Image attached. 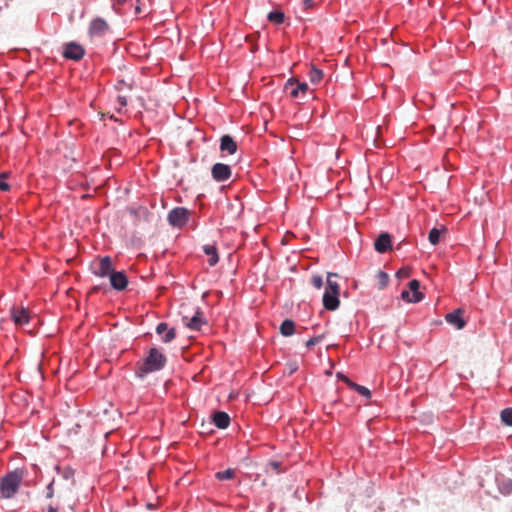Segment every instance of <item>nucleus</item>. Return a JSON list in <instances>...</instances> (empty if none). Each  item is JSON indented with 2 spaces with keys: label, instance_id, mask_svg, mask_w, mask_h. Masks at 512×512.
<instances>
[{
  "label": "nucleus",
  "instance_id": "f257e3e1",
  "mask_svg": "<svg viewBox=\"0 0 512 512\" xmlns=\"http://www.w3.org/2000/svg\"><path fill=\"white\" fill-rule=\"evenodd\" d=\"M166 362V356L158 348H151L146 358L137 364L136 374L139 377H144L149 373L161 370Z\"/></svg>",
  "mask_w": 512,
  "mask_h": 512
},
{
  "label": "nucleus",
  "instance_id": "f03ea898",
  "mask_svg": "<svg viewBox=\"0 0 512 512\" xmlns=\"http://www.w3.org/2000/svg\"><path fill=\"white\" fill-rule=\"evenodd\" d=\"M24 477L22 470H15L6 474L0 483V491L3 498L9 499L13 497L19 490L21 481Z\"/></svg>",
  "mask_w": 512,
  "mask_h": 512
},
{
  "label": "nucleus",
  "instance_id": "7ed1b4c3",
  "mask_svg": "<svg viewBox=\"0 0 512 512\" xmlns=\"http://www.w3.org/2000/svg\"><path fill=\"white\" fill-rule=\"evenodd\" d=\"M337 274L334 273H328L327 275V286L325 289V293L323 295V306L329 310L334 311L339 307L340 301H339V292L340 287L339 284L332 280V277H336Z\"/></svg>",
  "mask_w": 512,
  "mask_h": 512
},
{
  "label": "nucleus",
  "instance_id": "20e7f679",
  "mask_svg": "<svg viewBox=\"0 0 512 512\" xmlns=\"http://www.w3.org/2000/svg\"><path fill=\"white\" fill-rule=\"evenodd\" d=\"M190 212L184 207H176L168 213V222L173 227L181 228L189 220Z\"/></svg>",
  "mask_w": 512,
  "mask_h": 512
},
{
  "label": "nucleus",
  "instance_id": "39448f33",
  "mask_svg": "<svg viewBox=\"0 0 512 512\" xmlns=\"http://www.w3.org/2000/svg\"><path fill=\"white\" fill-rule=\"evenodd\" d=\"M85 54L84 48L75 42L67 43L64 46L63 56L67 59L78 61Z\"/></svg>",
  "mask_w": 512,
  "mask_h": 512
},
{
  "label": "nucleus",
  "instance_id": "423d86ee",
  "mask_svg": "<svg viewBox=\"0 0 512 512\" xmlns=\"http://www.w3.org/2000/svg\"><path fill=\"white\" fill-rule=\"evenodd\" d=\"M285 90L288 91L289 95L292 98H298L301 95L304 96L308 91L307 83H300L293 79H289L285 85Z\"/></svg>",
  "mask_w": 512,
  "mask_h": 512
},
{
  "label": "nucleus",
  "instance_id": "0eeeda50",
  "mask_svg": "<svg viewBox=\"0 0 512 512\" xmlns=\"http://www.w3.org/2000/svg\"><path fill=\"white\" fill-rule=\"evenodd\" d=\"M212 177L218 182H223L231 177V168L229 165L223 163H216L211 169Z\"/></svg>",
  "mask_w": 512,
  "mask_h": 512
},
{
  "label": "nucleus",
  "instance_id": "6e6552de",
  "mask_svg": "<svg viewBox=\"0 0 512 512\" xmlns=\"http://www.w3.org/2000/svg\"><path fill=\"white\" fill-rule=\"evenodd\" d=\"M113 263L109 256H105L100 259L97 269L94 270V274L98 277H110L113 273Z\"/></svg>",
  "mask_w": 512,
  "mask_h": 512
},
{
  "label": "nucleus",
  "instance_id": "1a4fd4ad",
  "mask_svg": "<svg viewBox=\"0 0 512 512\" xmlns=\"http://www.w3.org/2000/svg\"><path fill=\"white\" fill-rule=\"evenodd\" d=\"M109 29L108 23L102 18H96L91 21L89 26V35L91 37L103 36Z\"/></svg>",
  "mask_w": 512,
  "mask_h": 512
},
{
  "label": "nucleus",
  "instance_id": "9d476101",
  "mask_svg": "<svg viewBox=\"0 0 512 512\" xmlns=\"http://www.w3.org/2000/svg\"><path fill=\"white\" fill-rule=\"evenodd\" d=\"M111 286L118 291L124 290L128 285V278L123 271H113L109 277Z\"/></svg>",
  "mask_w": 512,
  "mask_h": 512
},
{
  "label": "nucleus",
  "instance_id": "9b49d317",
  "mask_svg": "<svg viewBox=\"0 0 512 512\" xmlns=\"http://www.w3.org/2000/svg\"><path fill=\"white\" fill-rule=\"evenodd\" d=\"M182 321L188 328L195 331H199L202 325L206 324L203 314L200 311H197L191 318L187 316L183 317Z\"/></svg>",
  "mask_w": 512,
  "mask_h": 512
},
{
  "label": "nucleus",
  "instance_id": "f8f14e48",
  "mask_svg": "<svg viewBox=\"0 0 512 512\" xmlns=\"http://www.w3.org/2000/svg\"><path fill=\"white\" fill-rule=\"evenodd\" d=\"M11 316L17 325L27 324L30 319L29 311L24 307H14L11 310Z\"/></svg>",
  "mask_w": 512,
  "mask_h": 512
},
{
  "label": "nucleus",
  "instance_id": "ddd939ff",
  "mask_svg": "<svg viewBox=\"0 0 512 512\" xmlns=\"http://www.w3.org/2000/svg\"><path fill=\"white\" fill-rule=\"evenodd\" d=\"M374 248L378 253H385L392 248L391 237L388 233H381L374 242Z\"/></svg>",
  "mask_w": 512,
  "mask_h": 512
},
{
  "label": "nucleus",
  "instance_id": "4468645a",
  "mask_svg": "<svg viewBox=\"0 0 512 512\" xmlns=\"http://www.w3.org/2000/svg\"><path fill=\"white\" fill-rule=\"evenodd\" d=\"M237 143L230 135H223L220 139V150L221 152H227L233 155L237 151Z\"/></svg>",
  "mask_w": 512,
  "mask_h": 512
},
{
  "label": "nucleus",
  "instance_id": "2eb2a0df",
  "mask_svg": "<svg viewBox=\"0 0 512 512\" xmlns=\"http://www.w3.org/2000/svg\"><path fill=\"white\" fill-rule=\"evenodd\" d=\"M463 311L461 309L454 310L445 316L446 321L455 326L457 329H462L465 326V321L462 318Z\"/></svg>",
  "mask_w": 512,
  "mask_h": 512
},
{
  "label": "nucleus",
  "instance_id": "dca6fc26",
  "mask_svg": "<svg viewBox=\"0 0 512 512\" xmlns=\"http://www.w3.org/2000/svg\"><path fill=\"white\" fill-rule=\"evenodd\" d=\"M213 423L220 429H225L230 424V417L226 412L218 411L213 414Z\"/></svg>",
  "mask_w": 512,
  "mask_h": 512
},
{
  "label": "nucleus",
  "instance_id": "f3484780",
  "mask_svg": "<svg viewBox=\"0 0 512 512\" xmlns=\"http://www.w3.org/2000/svg\"><path fill=\"white\" fill-rule=\"evenodd\" d=\"M205 254L209 256L208 263L210 266H215L219 261L217 249L214 245H205L203 248Z\"/></svg>",
  "mask_w": 512,
  "mask_h": 512
},
{
  "label": "nucleus",
  "instance_id": "a211bd4d",
  "mask_svg": "<svg viewBox=\"0 0 512 512\" xmlns=\"http://www.w3.org/2000/svg\"><path fill=\"white\" fill-rule=\"evenodd\" d=\"M420 282L413 279L409 282V289L412 291V303L420 302L423 299V294L419 292Z\"/></svg>",
  "mask_w": 512,
  "mask_h": 512
},
{
  "label": "nucleus",
  "instance_id": "6ab92c4d",
  "mask_svg": "<svg viewBox=\"0 0 512 512\" xmlns=\"http://www.w3.org/2000/svg\"><path fill=\"white\" fill-rule=\"evenodd\" d=\"M294 330H295V323L290 319L284 320L282 322V324L280 325V332L283 336L293 335Z\"/></svg>",
  "mask_w": 512,
  "mask_h": 512
},
{
  "label": "nucleus",
  "instance_id": "aec40b11",
  "mask_svg": "<svg viewBox=\"0 0 512 512\" xmlns=\"http://www.w3.org/2000/svg\"><path fill=\"white\" fill-rule=\"evenodd\" d=\"M308 76L312 84H319L322 81L324 74L320 69L315 66H311Z\"/></svg>",
  "mask_w": 512,
  "mask_h": 512
},
{
  "label": "nucleus",
  "instance_id": "412c9836",
  "mask_svg": "<svg viewBox=\"0 0 512 512\" xmlns=\"http://www.w3.org/2000/svg\"><path fill=\"white\" fill-rule=\"evenodd\" d=\"M268 20L274 24H282L285 19V15L281 11H272L267 16Z\"/></svg>",
  "mask_w": 512,
  "mask_h": 512
},
{
  "label": "nucleus",
  "instance_id": "4be33fe9",
  "mask_svg": "<svg viewBox=\"0 0 512 512\" xmlns=\"http://www.w3.org/2000/svg\"><path fill=\"white\" fill-rule=\"evenodd\" d=\"M377 287L379 289H384L389 282V276L384 271H378L376 274Z\"/></svg>",
  "mask_w": 512,
  "mask_h": 512
},
{
  "label": "nucleus",
  "instance_id": "5701e85b",
  "mask_svg": "<svg viewBox=\"0 0 512 512\" xmlns=\"http://www.w3.org/2000/svg\"><path fill=\"white\" fill-rule=\"evenodd\" d=\"M235 476L234 469H227L225 471H220L216 473V478L219 480H230Z\"/></svg>",
  "mask_w": 512,
  "mask_h": 512
},
{
  "label": "nucleus",
  "instance_id": "b1692460",
  "mask_svg": "<svg viewBox=\"0 0 512 512\" xmlns=\"http://www.w3.org/2000/svg\"><path fill=\"white\" fill-rule=\"evenodd\" d=\"M440 234H441V230H439L437 228L431 229L429 232V236H428L429 242L432 245H437L440 240Z\"/></svg>",
  "mask_w": 512,
  "mask_h": 512
},
{
  "label": "nucleus",
  "instance_id": "393cba45",
  "mask_svg": "<svg viewBox=\"0 0 512 512\" xmlns=\"http://www.w3.org/2000/svg\"><path fill=\"white\" fill-rule=\"evenodd\" d=\"M501 420L508 426H512V408H506L501 412Z\"/></svg>",
  "mask_w": 512,
  "mask_h": 512
},
{
  "label": "nucleus",
  "instance_id": "a878e982",
  "mask_svg": "<svg viewBox=\"0 0 512 512\" xmlns=\"http://www.w3.org/2000/svg\"><path fill=\"white\" fill-rule=\"evenodd\" d=\"M324 336L325 334L322 333L320 335H317L315 337H312L310 338L307 342H306V347L307 348H312L314 345L320 343L323 339H324Z\"/></svg>",
  "mask_w": 512,
  "mask_h": 512
},
{
  "label": "nucleus",
  "instance_id": "bb28decb",
  "mask_svg": "<svg viewBox=\"0 0 512 512\" xmlns=\"http://www.w3.org/2000/svg\"><path fill=\"white\" fill-rule=\"evenodd\" d=\"M176 337V331L174 328H170L166 331L165 335L162 337V341L164 343H169L174 340Z\"/></svg>",
  "mask_w": 512,
  "mask_h": 512
},
{
  "label": "nucleus",
  "instance_id": "cd10ccee",
  "mask_svg": "<svg viewBox=\"0 0 512 512\" xmlns=\"http://www.w3.org/2000/svg\"><path fill=\"white\" fill-rule=\"evenodd\" d=\"M8 174L6 172L0 173V190L8 191L10 189V185L5 181Z\"/></svg>",
  "mask_w": 512,
  "mask_h": 512
},
{
  "label": "nucleus",
  "instance_id": "c85d7f7f",
  "mask_svg": "<svg viewBox=\"0 0 512 512\" xmlns=\"http://www.w3.org/2000/svg\"><path fill=\"white\" fill-rule=\"evenodd\" d=\"M311 283L316 289H320L323 286V279L319 275H315L311 278Z\"/></svg>",
  "mask_w": 512,
  "mask_h": 512
},
{
  "label": "nucleus",
  "instance_id": "c756f323",
  "mask_svg": "<svg viewBox=\"0 0 512 512\" xmlns=\"http://www.w3.org/2000/svg\"><path fill=\"white\" fill-rule=\"evenodd\" d=\"M356 391H357L360 395H362V396H364V397H366V398H370V397H371V392H370V390H369L367 387H365V386L358 385V386L356 387Z\"/></svg>",
  "mask_w": 512,
  "mask_h": 512
},
{
  "label": "nucleus",
  "instance_id": "7c9ffc66",
  "mask_svg": "<svg viewBox=\"0 0 512 512\" xmlns=\"http://www.w3.org/2000/svg\"><path fill=\"white\" fill-rule=\"evenodd\" d=\"M168 324L165 323V322H161L157 325L156 327V332L157 334L161 335L163 334L164 332H166L168 330Z\"/></svg>",
  "mask_w": 512,
  "mask_h": 512
},
{
  "label": "nucleus",
  "instance_id": "2f4dec72",
  "mask_svg": "<svg viewBox=\"0 0 512 512\" xmlns=\"http://www.w3.org/2000/svg\"><path fill=\"white\" fill-rule=\"evenodd\" d=\"M396 275L398 278H407L410 275V269L409 268H401L398 270Z\"/></svg>",
  "mask_w": 512,
  "mask_h": 512
},
{
  "label": "nucleus",
  "instance_id": "473e14b6",
  "mask_svg": "<svg viewBox=\"0 0 512 512\" xmlns=\"http://www.w3.org/2000/svg\"><path fill=\"white\" fill-rule=\"evenodd\" d=\"M53 484H54V481H52L48 486H47V493H46V498L50 499L54 496V488H53Z\"/></svg>",
  "mask_w": 512,
  "mask_h": 512
},
{
  "label": "nucleus",
  "instance_id": "72a5a7b5",
  "mask_svg": "<svg viewBox=\"0 0 512 512\" xmlns=\"http://www.w3.org/2000/svg\"><path fill=\"white\" fill-rule=\"evenodd\" d=\"M401 298L405 301L412 302V297H410V292L407 290H403L401 293Z\"/></svg>",
  "mask_w": 512,
  "mask_h": 512
},
{
  "label": "nucleus",
  "instance_id": "f704fd0d",
  "mask_svg": "<svg viewBox=\"0 0 512 512\" xmlns=\"http://www.w3.org/2000/svg\"><path fill=\"white\" fill-rule=\"evenodd\" d=\"M118 102L121 104V106H126L127 103H128L127 97L123 96V95H119L118 96Z\"/></svg>",
  "mask_w": 512,
  "mask_h": 512
},
{
  "label": "nucleus",
  "instance_id": "c9c22d12",
  "mask_svg": "<svg viewBox=\"0 0 512 512\" xmlns=\"http://www.w3.org/2000/svg\"><path fill=\"white\" fill-rule=\"evenodd\" d=\"M345 383L352 389L356 390V387L359 385V384H356L354 382H352L349 378H345Z\"/></svg>",
  "mask_w": 512,
  "mask_h": 512
},
{
  "label": "nucleus",
  "instance_id": "e433bc0d",
  "mask_svg": "<svg viewBox=\"0 0 512 512\" xmlns=\"http://www.w3.org/2000/svg\"><path fill=\"white\" fill-rule=\"evenodd\" d=\"M303 5L305 8H311L313 5V0H303Z\"/></svg>",
  "mask_w": 512,
  "mask_h": 512
},
{
  "label": "nucleus",
  "instance_id": "4c0bfd02",
  "mask_svg": "<svg viewBox=\"0 0 512 512\" xmlns=\"http://www.w3.org/2000/svg\"><path fill=\"white\" fill-rule=\"evenodd\" d=\"M47 511L48 512H58V509H57V507L49 505Z\"/></svg>",
  "mask_w": 512,
  "mask_h": 512
},
{
  "label": "nucleus",
  "instance_id": "58836bf2",
  "mask_svg": "<svg viewBox=\"0 0 512 512\" xmlns=\"http://www.w3.org/2000/svg\"><path fill=\"white\" fill-rule=\"evenodd\" d=\"M337 378H338V379H341L342 381H344V382H345V378H347V377H346L345 375H343L342 373H340V372H339V373H337Z\"/></svg>",
  "mask_w": 512,
  "mask_h": 512
},
{
  "label": "nucleus",
  "instance_id": "ea45409f",
  "mask_svg": "<svg viewBox=\"0 0 512 512\" xmlns=\"http://www.w3.org/2000/svg\"><path fill=\"white\" fill-rule=\"evenodd\" d=\"M99 290V286H94L91 288L90 293H96Z\"/></svg>",
  "mask_w": 512,
  "mask_h": 512
},
{
  "label": "nucleus",
  "instance_id": "a19ab883",
  "mask_svg": "<svg viewBox=\"0 0 512 512\" xmlns=\"http://www.w3.org/2000/svg\"><path fill=\"white\" fill-rule=\"evenodd\" d=\"M271 465L275 470H277L280 464L278 462H272Z\"/></svg>",
  "mask_w": 512,
  "mask_h": 512
},
{
  "label": "nucleus",
  "instance_id": "79ce46f5",
  "mask_svg": "<svg viewBox=\"0 0 512 512\" xmlns=\"http://www.w3.org/2000/svg\"><path fill=\"white\" fill-rule=\"evenodd\" d=\"M124 81H120L117 85V89L120 90L121 89V86L124 85Z\"/></svg>",
  "mask_w": 512,
  "mask_h": 512
},
{
  "label": "nucleus",
  "instance_id": "37998d69",
  "mask_svg": "<svg viewBox=\"0 0 512 512\" xmlns=\"http://www.w3.org/2000/svg\"><path fill=\"white\" fill-rule=\"evenodd\" d=\"M297 367L296 365H293L290 369V373H293L294 371H296Z\"/></svg>",
  "mask_w": 512,
  "mask_h": 512
}]
</instances>
